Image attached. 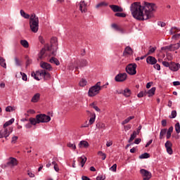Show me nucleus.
Listing matches in <instances>:
<instances>
[{"label":"nucleus","instance_id":"f257e3e1","mask_svg":"<svg viewBox=\"0 0 180 180\" xmlns=\"http://www.w3.org/2000/svg\"><path fill=\"white\" fill-rule=\"evenodd\" d=\"M157 6L155 4L145 2L141 6L140 2H134L130 6L131 15L136 20H148L153 16V12H155Z\"/></svg>","mask_w":180,"mask_h":180},{"label":"nucleus","instance_id":"f03ea898","mask_svg":"<svg viewBox=\"0 0 180 180\" xmlns=\"http://www.w3.org/2000/svg\"><path fill=\"white\" fill-rule=\"evenodd\" d=\"M51 120V117L45 114H39L37 115L35 118L30 117L29 121L33 126H36L40 123H49Z\"/></svg>","mask_w":180,"mask_h":180},{"label":"nucleus","instance_id":"7ed1b4c3","mask_svg":"<svg viewBox=\"0 0 180 180\" xmlns=\"http://www.w3.org/2000/svg\"><path fill=\"white\" fill-rule=\"evenodd\" d=\"M30 27L33 33L39 32V17L36 14H32L30 18Z\"/></svg>","mask_w":180,"mask_h":180},{"label":"nucleus","instance_id":"20e7f679","mask_svg":"<svg viewBox=\"0 0 180 180\" xmlns=\"http://www.w3.org/2000/svg\"><path fill=\"white\" fill-rule=\"evenodd\" d=\"M101 89L102 86H101V82H98L94 86L89 88L88 95L90 98L96 96V95H98L99 92H101Z\"/></svg>","mask_w":180,"mask_h":180},{"label":"nucleus","instance_id":"39448f33","mask_svg":"<svg viewBox=\"0 0 180 180\" xmlns=\"http://www.w3.org/2000/svg\"><path fill=\"white\" fill-rule=\"evenodd\" d=\"M126 72L129 75H136L137 74V64L136 63H129L125 68Z\"/></svg>","mask_w":180,"mask_h":180},{"label":"nucleus","instance_id":"423d86ee","mask_svg":"<svg viewBox=\"0 0 180 180\" xmlns=\"http://www.w3.org/2000/svg\"><path fill=\"white\" fill-rule=\"evenodd\" d=\"M10 131H8V128H5L4 129H1L0 131V139L5 138L6 140H8V137L11 135V133L13 131V128L9 129Z\"/></svg>","mask_w":180,"mask_h":180},{"label":"nucleus","instance_id":"0eeeda50","mask_svg":"<svg viewBox=\"0 0 180 180\" xmlns=\"http://www.w3.org/2000/svg\"><path fill=\"white\" fill-rule=\"evenodd\" d=\"M47 50V51H50V50H51V46H50V45H49V44H46L44 46V48H42L41 50L40 51L39 53V58H40V60H41V58H44V57H46V51Z\"/></svg>","mask_w":180,"mask_h":180},{"label":"nucleus","instance_id":"6e6552de","mask_svg":"<svg viewBox=\"0 0 180 180\" xmlns=\"http://www.w3.org/2000/svg\"><path fill=\"white\" fill-rule=\"evenodd\" d=\"M140 174H141V176L143 177V180H150L151 179V172H150L148 170L146 169H141L140 170Z\"/></svg>","mask_w":180,"mask_h":180},{"label":"nucleus","instance_id":"1a4fd4ad","mask_svg":"<svg viewBox=\"0 0 180 180\" xmlns=\"http://www.w3.org/2000/svg\"><path fill=\"white\" fill-rule=\"evenodd\" d=\"M115 79L116 82H124L127 79V74L120 73L115 76Z\"/></svg>","mask_w":180,"mask_h":180},{"label":"nucleus","instance_id":"9d476101","mask_svg":"<svg viewBox=\"0 0 180 180\" xmlns=\"http://www.w3.org/2000/svg\"><path fill=\"white\" fill-rule=\"evenodd\" d=\"M6 165L7 167H10L11 168H13V167H16V165H18V160L15 158L11 157L8 159Z\"/></svg>","mask_w":180,"mask_h":180},{"label":"nucleus","instance_id":"9b49d317","mask_svg":"<svg viewBox=\"0 0 180 180\" xmlns=\"http://www.w3.org/2000/svg\"><path fill=\"white\" fill-rule=\"evenodd\" d=\"M169 68L171 71L176 72V71H178L180 68V64L175 63V62H170V66Z\"/></svg>","mask_w":180,"mask_h":180},{"label":"nucleus","instance_id":"f8f14e48","mask_svg":"<svg viewBox=\"0 0 180 180\" xmlns=\"http://www.w3.org/2000/svg\"><path fill=\"white\" fill-rule=\"evenodd\" d=\"M40 77L44 78L45 81H47L51 78V75L49 72H47L46 70H41L40 71Z\"/></svg>","mask_w":180,"mask_h":180},{"label":"nucleus","instance_id":"ddd939ff","mask_svg":"<svg viewBox=\"0 0 180 180\" xmlns=\"http://www.w3.org/2000/svg\"><path fill=\"white\" fill-rule=\"evenodd\" d=\"M40 67H41V68H43L44 70H47L48 71L53 70V68L51 67V65H50V63H47L46 62H41Z\"/></svg>","mask_w":180,"mask_h":180},{"label":"nucleus","instance_id":"4468645a","mask_svg":"<svg viewBox=\"0 0 180 180\" xmlns=\"http://www.w3.org/2000/svg\"><path fill=\"white\" fill-rule=\"evenodd\" d=\"M79 11H81L82 13H86L88 10L86 9V3H85V1L79 2Z\"/></svg>","mask_w":180,"mask_h":180},{"label":"nucleus","instance_id":"2eb2a0df","mask_svg":"<svg viewBox=\"0 0 180 180\" xmlns=\"http://www.w3.org/2000/svg\"><path fill=\"white\" fill-rule=\"evenodd\" d=\"M112 12H123V8L117 5H110Z\"/></svg>","mask_w":180,"mask_h":180},{"label":"nucleus","instance_id":"dca6fc26","mask_svg":"<svg viewBox=\"0 0 180 180\" xmlns=\"http://www.w3.org/2000/svg\"><path fill=\"white\" fill-rule=\"evenodd\" d=\"M124 56H133V49L130 46H127L123 52Z\"/></svg>","mask_w":180,"mask_h":180},{"label":"nucleus","instance_id":"f3484780","mask_svg":"<svg viewBox=\"0 0 180 180\" xmlns=\"http://www.w3.org/2000/svg\"><path fill=\"white\" fill-rule=\"evenodd\" d=\"M146 62L148 64H151V65H154V64H157V59L153 56H148L146 58Z\"/></svg>","mask_w":180,"mask_h":180},{"label":"nucleus","instance_id":"a211bd4d","mask_svg":"<svg viewBox=\"0 0 180 180\" xmlns=\"http://www.w3.org/2000/svg\"><path fill=\"white\" fill-rule=\"evenodd\" d=\"M89 147V143L86 141H81L79 143V148H88Z\"/></svg>","mask_w":180,"mask_h":180},{"label":"nucleus","instance_id":"6ab92c4d","mask_svg":"<svg viewBox=\"0 0 180 180\" xmlns=\"http://www.w3.org/2000/svg\"><path fill=\"white\" fill-rule=\"evenodd\" d=\"M38 101H40V94L37 93L32 96L31 102H32V103H37Z\"/></svg>","mask_w":180,"mask_h":180},{"label":"nucleus","instance_id":"aec40b11","mask_svg":"<svg viewBox=\"0 0 180 180\" xmlns=\"http://www.w3.org/2000/svg\"><path fill=\"white\" fill-rule=\"evenodd\" d=\"M180 47L179 42L170 44V51H175V50H178Z\"/></svg>","mask_w":180,"mask_h":180},{"label":"nucleus","instance_id":"412c9836","mask_svg":"<svg viewBox=\"0 0 180 180\" xmlns=\"http://www.w3.org/2000/svg\"><path fill=\"white\" fill-rule=\"evenodd\" d=\"M78 161L79 162H80L81 167H83L84 165H85V163L86 162V157L82 156L80 158H78Z\"/></svg>","mask_w":180,"mask_h":180},{"label":"nucleus","instance_id":"4be33fe9","mask_svg":"<svg viewBox=\"0 0 180 180\" xmlns=\"http://www.w3.org/2000/svg\"><path fill=\"white\" fill-rule=\"evenodd\" d=\"M39 75L40 77V71L32 72L31 73V76L33 77V78H34V79H36L37 81H40Z\"/></svg>","mask_w":180,"mask_h":180},{"label":"nucleus","instance_id":"5701e85b","mask_svg":"<svg viewBox=\"0 0 180 180\" xmlns=\"http://www.w3.org/2000/svg\"><path fill=\"white\" fill-rule=\"evenodd\" d=\"M155 94V87L151 88L148 91H146V96L148 95V96H149V97L154 96Z\"/></svg>","mask_w":180,"mask_h":180},{"label":"nucleus","instance_id":"b1692460","mask_svg":"<svg viewBox=\"0 0 180 180\" xmlns=\"http://www.w3.org/2000/svg\"><path fill=\"white\" fill-rule=\"evenodd\" d=\"M123 95L126 98H129L130 96V95H131V90H130V89H129V88H126L124 90Z\"/></svg>","mask_w":180,"mask_h":180},{"label":"nucleus","instance_id":"393cba45","mask_svg":"<svg viewBox=\"0 0 180 180\" xmlns=\"http://www.w3.org/2000/svg\"><path fill=\"white\" fill-rule=\"evenodd\" d=\"M20 43L25 49H29V42L26 39L20 40Z\"/></svg>","mask_w":180,"mask_h":180},{"label":"nucleus","instance_id":"a878e982","mask_svg":"<svg viewBox=\"0 0 180 180\" xmlns=\"http://www.w3.org/2000/svg\"><path fill=\"white\" fill-rule=\"evenodd\" d=\"M172 131H174V127H170L168 129L167 132H166L167 133L166 137H167V140L171 139V134H172Z\"/></svg>","mask_w":180,"mask_h":180},{"label":"nucleus","instance_id":"bb28decb","mask_svg":"<svg viewBox=\"0 0 180 180\" xmlns=\"http://www.w3.org/2000/svg\"><path fill=\"white\" fill-rule=\"evenodd\" d=\"M50 63H51V64H56V65H60V60H58V59L52 57L50 60Z\"/></svg>","mask_w":180,"mask_h":180},{"label":"nucleus","instance_id":"cd10ccee","mask_svg":"<svg viewBox=\"0 0 180 180\" xmlns=\"http://www.w3.org/2000/svg\"><path fill=\"white\" fill-rule=\"evenodd\" d=\"M111 27H112V29H115V30H117V32H120L121 33H123V30L118 27L117 24L113 23L111 25Z\"/></svg>","mask_w":180,"mask_h":180},{"label":"nucleus","instance_id":"c85d7f7f","mask_svg":"<svg viewBox=\"0 0 180 180\" xmlns=\"http://www.w3.org/2000/svg\"><path fill=\"white\" fill-rule=\"evenodd\" d=\"M14 122H15L14 118L11 119L8 122H5V124H4V128L6 129V127H8V126H11V124H12Z\"/></svg>","mask_w":180,"mask_h":180},{"label":"nucleus","instance_id":"c756f323","mask_svg":"<svg viewBox=\"0 0 180 180\" xmlns=\"http://www.w3.org/2000/svg\"><path fill=\"white\" fill-rule=\"evenodd\" d=\"M132 119H134V116L128 117L127 119H125L124 121L122 122V126L124 124H127V123H129V122L132 120Z\"/></svg>","mask_w":180,"mask_h":180},{"label":"nucleus","instance_id":"7c9ffc66","mask_svg":"<svg viewBox=\"0 0 180 180\" xmlns=\"http://www.w3.org/2000/svg\"><path fill=\"white\" fill-rule=\"evenodd\" d=\"M137 137V132L134 131L132 134H131V136L128 141V143H131L133 140H134Z\"/></svg>","mask_w":180,"mask_h":180},{"label":"nucleus","instance_id":"2f4dec72","mask_svg":"<svg viewBox=\"0 0 180 180\" xmlns=\"http://www.w3.org/2000/svg\"><path fill=\"white\" fill-rule=\"evenodd\" d=\"M167 129H161L160 133V140H162V139H164V136H165V134H167Z\"/></svg>","mask_w":180,"mask_h":180},{"label":"nucleus","instance_id":"473e14b6","mask_svg":"<svg viewBox=\"0 0 180 180\" xmlns=\"http://www.w3.org/2000/svg\"><path fill=\"white\" fill-rule=\"evenodd\" d=\"M20 13L22 18H25V19H29V18H30V15L26 13L23 10H20Z\"/></svg>","mask_w":180,"mask_h":180},{"label":"nucleus","instance_id":"72a5a7b5","mask_svg":"<svg viewBox=\"0 0 180 180\" xmlns=\"http://www.w3.org/2000/svg\"><path fill=\"white\" fill-rule=\"evenodd\" d=\"M95 119H96V115L95 114H93L89 121V124L90 126L91 124H94V123H95Z\"/></svg>","mask_w":180,"mask_h":180},{"label":"nucleus","instance_id":"f704fd0d","mask_svg":"<svg viewBox=\"0 0 180 180\" xmlns=\"http://www.w3.org/2000/svg\"><path fill=\"white\" fill-rule=\"evenodd\" d=\"M0 65L3 68H6V63L5 62V58L0 56Z\"/></svg>","mask_w":180,"mask_h":180},{"label":"nucleus","instance_id":"c9c22d12","mask_svg":"<svg viewBox=\"0 0 180 180\" xmlns=\"http://www.w3.org/2000/svg\"><path fill=\"white\" fill-rule=\"evenodd\" d=\"M139 158L140 160H144L146 158H150V154H148V153H144L143 154H141V155H139Z\"/></svg>","mask_w":180,"mask_h":180},{"label":"nucleus","instance_id":"e433bc0d","mask_svg":"<svg viewBox=\"0 0 180 180\" xmlns=\"http://www.w3.org/2000/svg\"><path fill=\"white\" fill-rule=\"evenodd\" d=\"M138 98H143V96H147V91H141L137 94Z\"/></svg>","mask_w":180,"mask_h":180},{"label":"nucleus","instance_id":"4c0bfd02","mask_svg":"<svg viewBox=\"0 0 180 180\" xmlns=\"http://www.w3.org/2000/svg\"><path fill=\"white\" fill-rule=\"evenodd\" d=\"M88 84V82H86V79H82L79 83V85L80 86H85Z\"/></svg>","mask_w":180,"mask_h":180},{"label":"nucleus","instance_id":"58836bf2","mask_svg":"<svg viewBox=\"0 0 180 180\" xmlns=\"http://www.w3.org/2000/svg\"><path fill=\"white\" fill-rule=\"evenodd\" d=\"M67 146L69 148H71V150H76L77 146H75V143H71V142L68 143Z\"/></svg>","mask_w":180,"mask_h":180},{"label":"nucleus","instance_id":"ea45409f","mask_svg":"<svg viewBox=\"0 0 180 180\" xmlns=\"http://www.w3.org/2000/svg\"><path fill=\"white\" fill-rule=\"evenodd\" d=\"M98 155H100L101 158V160H106V154H105L102 151H98Z\"/></svg>","mask_w":180,"mask_h":180},{"label":"nucleus","instance_id":"a19ab883","mask_svg":"<svg viewBox=\"0 0 180 180\" xmlns=\"http://www.w3.org/2000/svg\"><path fill=\"white\" fill-rule=\"evenodd\" d=\"M14 60H15V65H17V67H20L22 65V61H20L19 58H18V57H15Z\"/></svg>","mask_w":180,"mask_h":180},{"label":"nucleus","instance_id":"79ce46f5","mask_svg":"<svg viewBox=\"0 0 180 180\" xmlns=\"http://www.w3.org/2000/svg\"><path fill=\"white\" fill-rule=\"evenodd\" d=\"M101 6H108V3L102 1L96 6V8H101Z\"/></svg>","mask_w":180,"mask_h":180},{"label":"nucleus","instance_id":"37998d69","mask_svg":"<svg viewBox=\"0 0 180 180\" xmlns=\"http://www.w3.org/2000/svg\"><path fill=\"white\" fill-rule=\"evenodd\" d=\"M18 139H19L18 136H13L11 138V144H16V141H18Z\"/></svg>","mask_w":180,"mask_h":180},{"label":"nucleus","instance_id":"c03bdc74","mask_svg":"<svg viewBox=\"0 0 180 180\" xmlns=\"http://www.w3.org/2000/svg\"><path fill=\"white\" fill-rule=\"evenodd\" d=\"M169 117V119H175L176 117V110H172Z\"/></svg>","mask_w":180,"mask_h":180},{"label":"nucleus","instance_id":"a18cd8bd","mask_svg":"<svg viewBox=\"0 0 180 180\" xmlns=\"http://www.w3.org/2000/svg\"><path fill=\"white\" fill-rule=\"evenodd\" d=\"M115 15L117 18H126V14L124 13H116Z\"/></svg>","mask_w":180,"mask_h":180},{"label":"nucleus","instance_id":"49530a36","mask_svg":"<svg viewBox=\"0 0 180 180\" xmlns=\"http://www.w3.org/2000/svg\"><path fill=\"white\" fill-rule=\"evenodd\" d=\"M88 65V60L83 59L81 60V67H86Z\"/></svg>","mask_w":180,"mask_h":180},{"label":"nucleus","instance_id":"de8ad7c7","mask_svg":"<svg viewBox=\"0 0 180 180\" xmlns=\"http://www.w3.org/2000/svg\"><path fill=\"white\" fill-rule=\"evenodd\" d=\"M165 146L166 148H170L172 147V143H171V141H167L165 143Z\"/></svg>","mask_w":180,"mask_h":180},{"label":"nucleus","instance_id":"09e8293b","mask_svg":"<svg viewBox=\"0 0 180 180\" xmlns=\"http://www.w3.org/2000/svg\"><path fill=\"white\" fill-rule=\"evenodd\" d=\"M175 130H176V132L177 134H179L180 133V124H179V122H177L176 124H175Z\"/></svg>","mask_w":180,"mask_h":180},{"label":"nucleus","instance_id":"8fccbe9b","mask_svg":"<svg viewBox=\"0 0 180 180\" xmlns=\"http://www.w3.org/2000/svg\"><path fill=\"white\" fill-rule=\"evenodd\" d=\"M20 75L22 76V81H27V75L25 73L20 72Z\"/></svg>","mask_w":180,"mask_h":180},{"label":"nucleus","instance_id":"3c124183","mask_svg":"<svg viewBox=\"0 0 180 180\" xmlns=\"http://www.w3.org/2000/svg\"><path fill=\"white\" fill-rule=\"evenodd\" d=\"M155 50H157V47L151 48L150 49H149L148 55L153 54V53H155Z\"/></svg>","mask_w":180,"mask_h":180},{"label":"nucleus","instance_id":"603ef678","mask_svg":"<svg viewBox=\"0 0 180 180\" xmlns=\"http://www.w3.org/2000/svg\"><path fill=\"white\" fill-rule=\"evenodd\" d=\"M116 168H117V165L114 164L110 168V171H112V172H116Z\"/></svg>","mask_w":180,"mask_h":180},{"label":"nucleus","instance_id":"864d4df0","mask_svg":"<svg viewBox=\"0 0 180 180\" xmlns=\"http://www.w3.org/2000/svg\"><path fill=\"white\" fill-rule=\"evenodd\" d=\"M38 39L41 44H44L45 43L44 38H43L41 35H40Z\"/></svg>","mask_w":180,"mask_h":180},{"label":"nucleus","instance_id":"5fc2aeb1","mask_svg":"<svg viewBox=\"0 0 180 180\" xmlns=\"http://www.w3.org/2000/svg\"><path fill=\"white\" fill-rule=\"evenodd\" d=\"M167 152L169 154V155H172L174 153V151L172 150V148H166Z\"/></svg>","mask_w":180,"mask_h":180},{"label":"nucleus","instance_id":"6e6d98bb","mask_svg":"<svg viewBox=\"0 0 180 180\" xmlns=\"http://www.w3.org/2000/svg\"><path fill=\"white\" fill-rule=\"evenodd\" d=\"M15 110L12 106H7L6 108V112H13Z\"/></svg>","mask_w":180,"mask_h":180},{"label":"nucleus","instance_id":"4d7b16f0","mask_svg":"<svg viewBox=\"0 0 180 180\" xmlns=\"http://www.w3.org/2000/svg\"><path fill=\"white\" fill-rule=\"evenodd\" d=\"M162 65H164V67H168L169 68V67L171 65V63H168L167 61H163Z\"/></svg>","mask_w":180,"mask_h":180},{"label":"nucleus","instance_id":"13d9d810","mask_svg":"<svg viewBox=\"0 0 180 180\" xmlns=\"http://www.w3.org/2000/svg\"><path fill=\"white\" fill-rule=\"evenodd\" d=\"M124 129L125 131H128V130H130L131 129V124H127L124 127Z\"/></svg>","mask_w":180,"mask_h":180},{"label":"nucleus","instance_id":"bf43d9fd","mask_svg":"<svg viewBox=\"0 0 180 180\" xmlns=\"http://www.w3.org/2000/svg\"><path fill=\"white\" fill-rule=\"evenodd\" d=\"M154 68L158 71H160V70H161V66L158 63H156V64L155 63Z\"/></svg>","mask_w":180,"mask_h":180},{"label":"nucleus","instance_id":"052dcab7","mask_svg":"<svg viewBox=\"0 0 180 180\" xmlns=\"http://www.w3.org/2000/svg\"><path fill=\"white\" fill-rule=\"evenodd\" d=\"M161 50H162V51L169 50V51H171V45L167 46H163L161 48Z\"/></svg>","mask_w":180,"mask_h":180},{"label":"nucleus","instance_id":"680f3d73","mask_svg":"<svg viewBox=\"0 0 180 180\" xmlns=\"http://www.w3.org/2000/svg\"><path fill=\"white\" fill-rule=\"evenodd\" d=\"M180 38V34H175L172 36V39L174 40H178Z\"/></svg>","mask_w":180,"mask_h":180},{"label":"nucleus","instance_id":"e2e57ef3","mask_svg":"<svg viewBox=\"0 0 180 180\" xmlns=\"http://www.w3.org/2000/svg\"><path fill=\"white\" fill-rule=\"evenodd\" d=\"M123 92H124V90H117L116 91H115V94L116 95H123Z\"/></svg>","mask_w":180,"mask_h":180},{"label":"nucleus","instance_id":"0e129e2a","mask_svg":"<svg viewBox=\"0 0 180 180\" xmlns=\"http://www.w3.org/2000/svg\"><path fill=\"white\" fill-rule=\"evenodd\" d=\"M32 125H33V124H32V122H30L29 123L25 124V127H26V129H32Z\"/></svg>","mask_w":180,"mask_h":180},{"label":"nucleus","instance_id":"69168bd1","mask_svg":"<svg viewBox=\"0 0 180 180\" xmlns=\"http://www.w3.org/2000/svg\"><path fill=\"white\" fill-rule=\"evenodd\" d=\"M162 126L165 127L167 126V120H162Z\"/></svg>","mask_w":180,"mask_h":180},{"label":"nucleus","instance_id":"338daca9","mask_svg":"<svg viewBox=\"0 0 180 180\" xmlns=\"http://www.w3.org/2000/svg\"><path fill=\"white\" fill-rule=\"evenodd\" d=\"M112 144H113V142L112 141H107L106 146L110 147V146H112Z\"/></svg>","mask_w":180,"mask_h":180},{"label":"nucleus","instance_id":"774afa93","mask_svg":"<svg viewBox=\"0 0 180 180\" xmlns=\"http://www.w3.org/2000/svg\"><path fill=\"white\" fill-rule=\"evenodd\" d=\"M82 180H91V179H89V177H88L86 176H82Z\"/></svg>","mask_w":180,"mask_h":180}]
</instances>
